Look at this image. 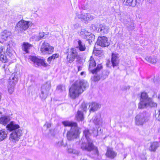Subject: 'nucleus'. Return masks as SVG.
Returning a JSON list of instances; mask_svg holds the SVG:
<instances>
[{
  "mask_svg": "<svg viewBox=\"0 0 160 160\" xmlns=\"http://www.w3.org/2000/svg\"><path fill=\"white\" fill-rule=\"evenodd\" d=\"M10 121V118L9 117H2L0 118V124L6 125Z\"/></svg>",
  "mask_w": 160,
  "mask_h": 160,
  "instance_id": "obj_27",
  "label": "nucleus"
},
{
  "mask_svg": "<svg viewBox=\"0 0 160 160\" xmlns=\"http://www.w3.org/2000/svg\"><path fill=\"white\" fill-rule=\"evenodd\" d=\"M93 18V16L89 13H85V21H88L89 20H92Z\"/></svg>",
  "mask_w": 160,
  "mask_h": 160,
  "instance_id": "obj_41",
  "label": "nucleus"
},
{
  "mask_svg": "<svg viewBox=\"0 0 160 160\" xmlns=\"http://www.w3.org/2000/svg\"><path fill=\"white\" fill-rule=\"evenodd\" d=\"M96 43L97 45L103 47H108L109 45L107 37L105 36L98 37Z\"/></svg>",
  "mask_w": 160,
  "mask_h": 160,
  "instance_id": "obj_13",
  "label": "nucleus"
},
{
  "mask_svg": "<svg viewBox=\"0 0 160 160\" xmlns=\"http://www.w3.org/2000/svg\"><path fill=\"white\" fill-rule=\"evenodd\" d=\"M67 151L69 153H72L76 155H78L80 153V152L72 148H68Z\"/></svg>",
  "mask_w": 160,
  "mask_h": 160,
  "instance_id": "obj_34",
  "label": "nucleus"
},
{
  "mask_svg": "<svg viewBox=\"0 0 160 160\" xmlns=\"http://www.w3.org/2000/svg\"><path fill=\"white\" fill-rule=\"evenodd\" d=\"M89 107H90L89 111L90 112L91 111L94 112L97 110L99 108H100L101 107V105L99 103L95 102H92L89 104Z\"/></svg>",
  "mask_w": 160,
  "mask_h": 160,
  "instance_id": "obj_22",
  "label": "nucleus"
},
{
  "mask_svg": "<svg viewBox=\"0 0 160 160\" xmlns=\"http://www.w3.org/2000/svg\"><path fill=\"white\" fill-rule=\"evenodd\" d=\"M88 82L84 80H77L72 85L69 90V95L72 99H75L82 93L88 87Z\"/></svg>",
  "mask_w": 160,
  "mask_h": 160,
  "instance_id": "obj_2",
  "label": "nucleus"
},
{
  "mask_svg": "<svg viewBox=\"0 0 160 160\" xmlns=\"http://www.w3.org/2000/svg\"><path fill=\"white\" fill-rule=\"evenodd\" d=\"M6 128L7 130L10 131H16L18 129H20V128L19 126L15 123L11 121L10 123L8 124L6 126Z\"/></svg>",
  "mask_w": 160,
  "mask_h": 160,
  "instance_id": "obj_16",
  "label": "nucleus"
},
{
  "mask_svg": "<svg viewBox=\"0 0 160 160\" xmlns=\"http://www.w3.org/2000/svg\"><path fill=\"white\" fill-rule=\"evenodd\" d=\"M92 120L93 121V123L96 125H102V119L101 116L100 114H97L94 116Z\"/></svg>",
  "mask_w": 160,
  "mask_h": 160,
  "instance_id": "obj_18",
  "label": "nucleus"
},
{
  "mask_svg": "<svg viewBox=\"0 0 160 160\" xmlns=\"http://www.w3.org/2000/svg\"><path fill=\"white\" fill-rule=\"evenodd\" d=\"M11 35V33L10 32L5 30L1 32L0 37L2 40L6 41L10 38Z\"/></svg>",
  "mask_w": 160,
  "mask_h": 160,
  "instance_id": "obj_21",
  "label": "nucleus"
},
{
  "mask_svg": "<svg viewBox=\"0 0 160 160\" xmlns=\"http://www.w3.org/2000/svg\"><path fill=\"white\" fill-rule=\"evenodd\" d=\"M31 47V45L28 43H24L23 45L22 49L26 53H28V50Z\"/></svg>",
  "mask_w": 160,
  "mask_h": 160,
  "instance_id": "obj_35",
  "label": "nucleus"
},
{
  "mask_svg": "<svg viewBox=\"0 0 160 160\" xmlns=\"http://www.w3.org/2000/svg\"><path fill=\"white\" fill-rule=\"evenodd\" d=\"M78 45L77 46V48L81 51H84L86 49L85 44L83 43L82 41L79 40H78Z\"/></svg>",
  "mask_w": 160,
  "mask_h": 160,
  "instance_id": "obj_28",
  "label": "nucleus"
},
{
  "mask_svg": "<svg viewBox=\"0 0 160 160\" xmlns=\"http://www.w3.org/2000/svg\"><path fill=\"white\" fill-rule=\"evenodd\" d=\"M98 27L96 25L92 24L91 27V29L92 31H95L97 30Z\"/></svg>",
  "mask_w": 160,
  "mask_h": 160,
  "instance_id": "obj_45",
  "label": "nucleus"
},
{
  "mask_svg": "<svg viewBox=\"0 0 160 160\" xmlns=\"http://www.w3.org/2000/svg\"><path fill=\"white\" fill-rule=\"evenodd\" d=\"M129 88H130V87L129 86H128L126 87H125V88H124V89H129Z\"/></svg>",
  "mask_w": 160,
  "mask_h": 160,
  "instance_id": "obj_50",
  "label": "nucleus"
},
{
  "mask_svg": "<svg viewBox=\"0 0 160 160\" xmlns=\"http://www.w3.org/2000/svg\"><path fill=\"white\" fill-rule=\"evenodd\" d=\"M76 117L77 120L78 121H83L84 119V117L83 112L81 111L78 110L76 115Z\"/></svg>",
  "mask_w": 160,
  "mask_h": 160,
  "instance_id": "obj_31",
  "label": "nucleus"
},
{
  "mask_svg": "<svg viewBox=\"0 0 160 160\" xmlns=\"http://www.w3.org/2000/svg\"><path fill=\"white\" fill-rule=\"evenodd\" d=\"M22 134V131L21 129H18L16 131H13L10 135L9 139L11 141L15 142H18Z\"/></svg>",
  "mask_w": 160,
  "mask_h": 160,
  "instance_id": "obj_12",
  "label": "nucleus"
},
{
  "mask_svg": "<svg viewBox=\"0 0 160 160\" xmlns=\"http://www.w3.org/2000/svg\"><path fill=\"white\" fill-rule=\"evenodd\" d=\"M148 118L147 116L146 112L140 113L135 117V122L137 125H142L148 120Z\"/></svg>",
  "mask_w": 160,
  "mask_h": 160,
  "instance_id": "obj_5",
  "label": "nucleus"
},
{
  "mask_svg": "<svg viewBox=\"0 0 160 160\" xmlns=\"http://www.w3.org/2000/svg\"><path fill=\"white\" fill-rule=\"evenodd\" d=\"M78 71L81 70V68L80 67H78Z\"/></svg>",
  "mask_w": 160,
  "mask_h": 160,
  "instance_id": "obj_51",
  "label": "nucleus"
},
{
  "mask_svg": "<svg viewBox=\"0 0 160 160\" xmlns=\"http://www.w3.org/2000/svg\"><path fill=\"white\" fill-rule=\"evenodd\" d=\"M88 34L86 37H85V38L88 41L89 43L91 44V43H92V42L94 41L95 36L93 34L90 32Z\"/></svg>",
  "mask_w": 160,
  "mask_h": 160,
  "instance_id": "obj_32",
  "label": "nucleus"
},
{
  "mask_svg": "<svg viewBox=\"0 0 160 160\" xmlns=\"http://www.w3.org/2000/svg\"><path fill=\"white\" fill-rule=\"evenodd\" d=\"M149 2L150 3H152L154 2L153 0H149Z\"/></svg>",
  "mask_w": 160,
  "mask_h": 160,
  "instance_id": "obj_49",
  "label": "nucleus"
},
{
  "mask_svg": "<svg viewBox=\"0 0 160 160\" xmlns=\"http://www.w3.org/2000/svg\"><path fill=\"white\" fill-rule=\"evenodd\" d=\"M100 71L97 73H95L94 74H95L93 78V80L94 81H97L99 80L101 78V74H100Z\"/></svg>",
  "mask_w": 160,
  "mask_h": 160,
  "instance_id": "obj_38",
  "label": "nucleus"
},
{
  "mask_svg": "<svg viewBox=\"0 0 160 160\" xmlns=\"http://www.w3.org/2000/svg\"><path fill=\"white\" fill-rule=\"evenodd\" d=\"M88 62L89 63V70L92 73H97L102 69V66L101 64H98L95 68L93 69H92V68L96 65L95 61L92 57H91Z\"/></svg>",
  "mask_w": 160,
  "mask_h": 160,
  "instance_id": "obj_6",
  "label": "nucleus"
},
{
  "mask_svg": "<svg viewBox=\"0 0 160 160\" xmlns=\"http://www.w3.org/2000/svg\"><path fill=\"white\" fill-rule=\"evenodd\" d=\"M84 72H82L81 73V75H83L84 74Z\"/></svg>",
  "mask_w": 160,
  "mask_h": 160,
  "instance_id": "obj_52",
  "label": "nucleus"
},
{
  "mask_svg": "<svg viewBox=\"0 0 160 160\" xmlns=\"http://www.w3.org/2000/svg\"><path fill=\"white\" fill-rule=\"evenodd\" d=\"M155 117L158 121H160V109L158 110V112L156 114Z\"/></svg>",
  "mask_w": 160,
  "mask_h": 160,
  "instance_id": "obj_47",
  "label": "nucleus"
},
{
  "mask_svg": "<svg viewBox=\"0 0 160 160\" xmlns=\"http://www.w3.org/2000/svg\"><path fill=\"white\" fill-rule=\"evenodd\" d=\"M123 22L128 31H132L134 29V23L133 20L130 19H125L123 20Z\"/></svg>",
  "mask_w": 160,
  "mask_h": 160,
  "instance_id": "obj_15",
  "label": "nucleus"
},
{
  "mask_svg": "<svg viewBox=\"0 0 160 160\" xmlns=\"http://www.w3.org/2000/svg\"><path fill=\"white\" fill-rule=\"evenodd\" d=\"M59 55L58 54L56 53L53 54L52 56L49 57L48 59V62L50 63L51 61L53 60L55 58H58Z\"/></svg>",
  "mask_w": 160,
  "mask_h": 160,
  "instance_id": "obj_33",
  "label": "nucleus"
},
{
  "mask_svg": "<svg viewBox=\"0 0 160 160\" xmlns=\"http://www.w3.org/2000/svg\"><path fill=\"white\" fill-rule=\"evenodd\" d=\"M99 128H98V130L93 128V130H92V132L93 134V136L95 137L97 136L98 135V130Z\"/></svg>",
  "mask_w": 160,
  "mask_h": 160,
  "instance_id": "obj_46",
  "label": "nucleus"
},
{
  "mask_svg": "<svg viewBox=\"0 0 160 160\" xmlns=\"http://www.w3.org/2000/svg\"><path fill=\"white\" fill-rule=\"evenodd\" d=\"M109 73V72L107 70H105L103 71L102 72V74H101V77L103 79H104L108 76Z\"/></svg>",
  "mask_w": 160,
  "mask_h": 160,
  "instance_id": "obj_37",
  "label": "nucleus"
},
{
  "mask_svg": "<svg viewBox=\"0 0 160 160\" xmlns=\"http://www.w3.org/2000/svg\"><path fill=\"white\" fill-rule=\"evenodd\" d=\"M63 140L60 141L56 143V146L57 147H60L63 145Z\"/></svg>",
  "mask_w": 160,
  "mask_h": 160,
  "instance_id": "obj_44",
  "label": "nucleus"
},
{
  "mask_svg": "<svg viewBox=\"0 0 160 160\" xmlns=\"http://www.w3.org/2000/svg\"><path fill=\"white\" fill-rule=\"evenodd\" d=\"M77 56L78 53L76 50L73 48L71 49L70 51L68 52V55L67 56L68 61L69 63L72 62Z\"/></svg>",
  "mask_w": 160,
  "mask_h": 160,
  "instance_id": "obj_14",
  "label": "nucleus"
},
{
  "mask_svg": "<svg viewBox=\"0 0 160 160\" xmlns=\"http://www.w3.org/2000/svg\"><path fill=\"white\" fill-rule=\"evenodd\" d=\"M44 126H46V128H47V129H48L51 127V124L50 123H48L47 122L44 125Z\"/></svg>",
  "mask_w": 160,
  "mask_h": 160,
  "instance_id": "obj_48",
  "label": "nucleus"
},
{
  "mask_svg": "<svg viewBox=\"0 0 160 160\" xmlns=\"http://www.w3.org/2000/svg\"><path fill=\"white\" fill-rule=\"evenodd\" d=\"M9 83L8 86V91L10 94L13 92L15 85L18 80L17 78L15 77V74H12L9 78Z\"/></svg>",
  "mask_w": 160,
  "mask_h": 160,
  "instance_id": "obj_10",
  "label": "nucleus"
},
{
  "mask_svg": "<svg viewBox=\"0 0 160 160\" xmlns=\"http://www.w3.org/2000/svg\"><path fill=\"white\" fill-rule=\"evenodd\" d=\"M106 155L108 157L113 158L116 156V153L111 148H109L107 149Z\"/></svg>",
  "mask_w": 160,
  "mask_h": 160,
  "instance_id": "obj_25",
  "label": "nucleus"
},
{
  "mask_svg": "<svg viewBox=\"0 0 160 160\" xmlns=\"http://www.w3.org/2000/svg\"><path fill=\"white\" fill-rule=\"evenodd\" d=\"M109 31V28L104 24H100L99 26L98 32L102 34L108 33Z\"/></svg>",
  "mask_w": 160,
  "mask_h": 160,
  "instance_id": "obj_20",
  "label": "nucleus"
},
{
  "mask_svg": "<svg viewBox=\"0 0 160 160\" xmlns=\"http://www.w3.org/2000/svg\"><path fill=\"white\" fill-rule=\"evenodd\" d=\"M76 15L78 18L81 19V20L85 21V13H77Z\"/></svg>",
  "mask_w": 160,
  "mask_h": 160,
  "instance_id": "obj_40",
  "label": "nucleus"
},
{
  "mask_svg": "<svg viewBox=\"0 0 160 160\" xmlns=\"http://www.w3.org/2000/svg\"><path fill=\"white\" fill-rule=\"evenodd\" d=\"M111 62L113 67L118 65L119 60L116 54L112 53V54Z\"/></svg>",
  "mask_w": 160,
  "mask_h": 160,
  "instance_id": "obj_24",
  "label": "nucleus"
},
{
  "mask_svg": "<svg viewBox=\"0 0 160 160\" xmlns=\"http://www.w3.org/2000/svg\"><path fill=\"white\" fill-rule=\"evenodd\" d=\"M7 132L5 129H2L0 130V142H1L7 137Z\"/></svg>",
  "mask_w": 160,
  "mask_h": 160,
  "instance_id": "obj_30",
  "label": "nucleus"
},
{
  "mask_svg": "<svg viewBox=\"0 0 160 160\" xmlns=\"http://www.w3.org/2000/svg\"><path fill=\"white\" fill-rule=\"evenodd\" d=\"M157 104L152 101V99L149 97L147 93L142 92L140 96V101L138 104V108L143 109L148 107H156Z\"/></svg>",
  "mask_w": 160,
  "mask_h": 160,
  "instance_id": "obj_4",
  "label": "nucleus"
},
{
  "mask_svg": "<svg viewBox=\"0 0 160 160\" xmlns=\"http://www.w3.org/2000/svg\"><path fill=\"white\" fill-rule=\"evenodd\" d=\"M40 49L41 52L43 54H50L53 52L54 48L47 42H44L41 45Z\"/></svg>",
  "mask_w": 160,
  "mask_h": 160,
  "instance_id": "obj_9",
  "label": "nucleus"
},
{
  "mask_svg": "<svg viewBox=\"0 0 160 160\" xmlns=\"http://www.w3.org/2000/svg\"><path fill=\"white\" fill-rule=\"evenodd\" d=\"M83 134L85 139L82 138L81 141L82 142L81 148L83 150L88 151H93L94 152V156L92 157L97 158L98 156V152L97 148L94 146L92 140L89 138L91 132L88 129H86L83 131Z\"/></svg>",
  "mask_w": 160,
  "mask_h": 160,
  "instance_id": "obj_1",
  "label": "nucleus"
},
{
  "mask_svg": "<svg viewBox=\"0 0 160 160\" xmlns=\"http://www.w3.org/2000/svg\"><path fill=\"white\" fill-rule=\"evenodd\" d=\"M145 59L149 62L151 63H155L157 61L156 57L154 56H147L146 57Z\"/></svg>",
  "mask_w": 160,
  "mask_h": 160,
  "instance_id": "obj_29",
  "label": "nucleus"
},
{
  "mask_svg": "<svg viewBox=\"0 0 160 160\" xmlns=\"http://www.w3.org/2000/svg\"><path fill=\"white\" fill-rule=\"evenodd\" d=\"M30 22L28 21L21 20L17 23L15 29L18 32L24 31L28 28Z\"/></svg>",
  "mask_w": 160,
  "mask_h": 160,
  "instance_id": "obj_8",
  "label": "nucleus"
},
{
  "mask_svg": "<svg viewBox=\"0 0 160 160\" xmlns=\"http://www.w3.org/2000/svg\"><path fill=\"white\" fill-rule=\"evenodd\" d=\"M62 123L65 127H71V129L68 132L67 135L68 140H72L78 137L79 132L76 122L64 121L62 122Z\"/></svg>",
  "mask_w": 160,
  "mask_h": 160,
  "instance_id": "obj_3",
  "label": "nucleus"
},
{
  "mask_svg": "<svg viewBox=\"0 0 160 160\" xmlns=\"http://www.w3.org/2000/svg\"><path fill=\"white\" fill-rule=\"evenodd\" d=\"M57 90L60 92L64 91L65 90V88L64 86L62 85H59L57 87Z\"/></svg>",
  "mask_w": 160,
  "mask_h": 160,
  "instance_id": "obj_42",
  "label": "nucleus"
},
{
  "mask_svg": "<svg viewBox=\"0 0 160 160\" xmlns=\"http://www.w3.org/2000/svg\"><path fill=\"white\" fill-rule=\"evenodd\" d=\"M89 33L86 30L82 29L80 32V35L81 37L85 38V37H86L89 35Z\"/></svg>",
  "mask_w": 160,
  "mask_h": 160,
  "instance_id": "obj_36",
  "label": "nucleus"
},
{
  "mask_svg": "<svg viewBox=\"0 0 160 160\" xmlns=\"http://www.w3.org/2000/svg\"><path fill=\"white\" fill-rule=\"evenodd\" d=\"M12 43V41H10L8 42V46L9 47L7 48L6 51V53L8 56L11 59H12L14 57L15 52L10 47L11 44Z\"/></svg>",
  "mask_w": 160,
  "mask_h": 160,
  "instance_id": "obj_17",
  "label": "nucleus"
},
{
  "mask_svg": "<svg viewBox=\"0 0 160 160\" xmlns=\"http://www.w3.org/2000/svg\"><path fill=\"white\" fill-rule=\"evenodd\" d=\"M45 33L44 32H40L39 35L37 36L35 39L36 41H38L44 38L45 36Z\"/></svg>",
  "mask_w": 160,
  "mask_h": 160,
  "instance_id": "obj_39",
  "label": "nucleus"
},
{
  "mask_svg": "<svg viewBox=\"0 0 160 160\" xmlns=\"http://www.w3.org/2000/svg\"><path fill=\"white\" fill-rule=\"evenodd\" d=\"M159 145L158 142H151L149 147V150L151 151L155 152L159 147Z\"/></svg>",
  "mask_w": 160,
  "mask_h": 160,
  "instance_id": "obj_26",
  "label": "nucleus"
},
{
  "mask_svg": "<svg viewBox=\"0 0 160 160\" xmlns=\"http://www.w3.org/2000/svg\"><path fill=\"white\" fill-rule=\"evenodd\" d=\"M4 51L3 47H0V60L3 63H6L7 61L6 56H4Z\"/></svg>",
  "mask_w": 160,
  "mask_h": 160,
  "instance_id": "obj_23",
  "label": "nucleus"
},
{
  "mask_svg": "<svg viewBox=\"0 0 160 160\" xmlns=\"http://www.w3.org/2000/svg\"><path fill=\"white\" fill-rule=\"evenodd\" d=\"M28 59L33 62L35 66L36 67L43 66H47L44 61L41 58H39L36 56H30L29 57Z\"/></svg>",
  "mask_w": 160,
  "mask_h": 160,
  "instance_id": "obj_11",
  "label": "nucleus"
},
{
  "mask_svg": "<svg viewBox=\"0 0 160 160\" xmlns=\"http://www.w3.org/2000/svg\"><path fill=\"white\" fill-rule=\"evenodd\" d=\"M88 106H89V105L88 104L83 102L82 103L81 105L83 111L86 112L87 110V107Z\"/></svg>",
  "mask_w": 160,
  "mask_h": 160,
  "instance_id": "obj_43",
  "label": "nucleus"
},
{
  "mask_svg": "<svg viewBox=\"0 0 160 160\" xmlns=\"http://www.w3.org/2000/svg\"><path fill=\"white\" fill-rule=\"evenodd\" d=\"M140 0H123V3L125 5L135 7L138 4Z\"/></svg>",
  "mask_w": 160,
  "mask_h": 160,
  "instance_id": "obj_19",
  "label": "nucleus"
},
{
  "mask_svg": "<svg viewBox=\"0 0 160 160\" xmlns=\"http://www.w3.org/2000/svg\"><path fill=\"white\" fill-rule=\"evenodd\" d=\"M51 88V82L48 81L43 84L41 88V93L40 97L43 99H45L47 97Z\"/></svg>",
  "mask_w": 160,
  "mask_h": 160,
  "instance_id": "obj_7",
  "label": "nucleus"
}]
</instances>
